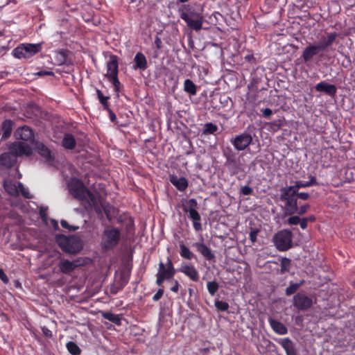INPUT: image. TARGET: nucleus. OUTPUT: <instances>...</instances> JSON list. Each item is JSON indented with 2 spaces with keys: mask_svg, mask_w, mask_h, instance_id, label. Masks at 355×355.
I'll return each mask as SVG.
<instances>
[{
  "mask_svg": "<svg viewBox=\"0 0 355 355\" xmlns=\"http://www.w3.org/2000/svg\"><path fill=\"white\" fill-rule=\"evenodd\" d=\"M38 153L39 155L45 157L46 159H51L52 156L51 155L50 150L44 145L40 144L38 146Z\"/></svg>",
  "mask_w": 355,
  "mask_h": 355,
  "instance_id": "41",
  "label": "nucleus"
},
{
  "mask_svg": "<svg viewBox=\"0 0 355 355\" xmlns=\"http://www.w3.org/2000/svg\"><path fill=\"white\" fill-rule=\"evenodd\" d=\"M67 349L69 351V354L72 355L80 354V349L78 347V345L73 341H69V343H67Z\"/></svg>",
  "mask_w": 355,
  "mask_h": 355,
  "instance_id": "39",
  "label": "nucleus"
},
{
  "mask_svg": "<svg viewBox=\"0 0 355 355\" xmlns=\"http://www.w3.org/2000/svg\"><path fill=\"white\" fill-rule=\"evenodd\" d=\"M107 79H108L109 82L112 83L113 87H114V92L116 93V95H118L122 88L121 83H120L118 78H110Z\"/></svg>",
  "mask_w": 355,
  "mask_h": 355,
  "instance_id": "43",
  "label": "nucleus"
},
{
  "mask_svg": "<svg viewBox=\"0 0 355 355\" xmlns=\"http://www.w3.org/2000/svg\"><path fill=\"white\" fill-rule=\"evenodd\" d=\"M328 51V49L309 44L302 51V58L304 62H308L313 60L315 56L318 55H321L322 53Z\"/></svg>",
  "mask_w": 355,
  "mask_h": 355,
  "instance_id": "16",
  "label": "nucleus"
},
{
  "mask_svg": "<svg viewBox=\"0 0 355 355\" xmlns=\"http://www.w3.org/2000/svg\"><path fill=\"white\" fill-rule=\"evenodd\" d=\"M302 220H306L308 223H314L315 221V216H309V217H304Z\"/></svg>",
  "mask_w": 355,
  "mask_h": 355,
  "instance_id": "62",
  "label": "nucleus"
},
{
  "mask_svg": "<svg viewBox=\"0 0 355 355\" xmlns=\"http://www.w3.org/2000/svg\"><path fill=\"white\" fill-rule=\"evenodd\" d=\"M0 280L6 284L9 282L6 273H5L4 270H3L1 268H0Z\"/></svg>",
  "mask_w": 355,
  "mask_h": 355,
  "instance_id": "54",
  "label": "nucleus"
},
{
  "mask_svg": "<svg viewBox=\"0 0 355 355\" xmlns=\"http://www.w3.org/2000/svg\"><path fill=\"white\" fill-rule=\"evenodd\" d=\"M17 184H19V193H21L22 197L26 199H31L33 196L29 193L28 189L26 188L21 182H17Z\"/></svg>",
  "mask_w": 355,
  "mask_h": 355,
  "instance_id": "45",
  "label": "nucleus"
},
{
  "mask_svg": "<svg viewBox=\"0 0 355 355\" xmlns=\"http://www.w3.org/2000/svg\"><path fill=\"white\" fill-rule=\"evenodd\" d=\"M293 306L297 311H306L313 306V300L304 293H297L293 295Z\"/></svg>",
  "mask_w": 355,
  "mask_h": 355,
  "instance_id": "11",
  "label": "nucleus"
},
{
  "mask_svg": "<svg viewBox=\"0 0 355 355\" xmlns=\"http://www.w3.org/2000/svg\"><path fill=\"white\" fill-rule=\"evenodd\" d=\"M304 283V281L302 280L299 283H291L288 286H287L286 289V296H290L294 293H295L297 290L301 287Z\"/></svg>",
  "mask_w": 355,
  "mask_h": 355,
  "instance_id": "37",
  "label": "nucleus"
},
{
  "mask_svg": "<svg viewBox=\"0 0 355 355\" xmlns=\"http://www.w3.org/2000/svg\"><path fill=\"white\" fill-rule=\"evenodd\" d=\"M59 57H60V60H59V65H62L66 62V53L63 51H60L58 53Z\"/></svg>",
  "mask_w": 355,
  "mask_h": 355,
  "instance_id": "53",
  "label": "nucleus"
},
{
  "mask_svg": "<svg viewBox=\"0 0 355 355\" xmlns=\"http://www.w3.org/2000/svg\"><path fill=\"white\" fill-rule=\"evenodd\" d=\"M102 317L116 325H119L120 322L121 321V318L119 315L114 314L109 311L102 313Z\"/></svg>",
  "mask_w": 355,
  "mask_h": 355,
  "instance_id": "35",
  "label": "nucleus"
},
{
  "mask_svg": "<svg viewBox=\"0 0 355 355\" xmlns=\"http://www.w3.org/2000/svg\"><path fill=\"white\" fill-rule=\"evenodd\" d=\"M218 130V127L216 125L211 123V122H208L207 123L205 124V125H204V130H202V134L205 135H214L215 134V132H216Z\"/></svg>",
  "mask_w": 355,
  "mask_h": 355,
  "instance_id": "38",
  "label": "nucleus"
},
{
  "mask_svg": "<svg viewBox=\"0 0 355 355\" xmlns=\"http://www.w3.org/2000/svg\"><path fill=\"white\" fill-rule=\"evenodd\" d=\"M180 255L182 259L191 260L196 258V255L183 243L180 244Z\"/></svg>",
  "mask_w": 355,
  "mask_h": 355,
  "instance_id": "33",
  "label": "nucleus"
},
{
  "mask_svg": "<svg viewBox=\"0 0 355 355\" xmlns=\"http://www.w3.org/2000/svg\"><path fill=\"white\" fill-rule=\"evenodd\" d=\"M180 272L184 274L194 282H198V270L191 265H184L180 269Z\"/></svg>",
  "mask_w": 355,
  "mask_h": 355,
  "instance_id": "25",
  "label": "nucleus"
},
{
  "mask_svg": "<svg viewBox=\"0 0 355 355\" xmlns=\"http://www.w3.org/2000/svg\"><path fill=\"white\" fill-rule=\"evenodd\" d=\"M56 241L59 248L66 253L76 254L83 249V242L77 236L58 235Z\"/></svg>",
  "mask_w": 355,
  "mask_h": 355,
  "instance_id": "3",
  "label": "nucleus"
},
{
  "mask_svg": "<svg viewBox=\"0 0 355 355\" xmlns=\"http://www.w3.org/2000/svg\"><path fill=\"white\" fill-rule=\"evenodd\" d=\"M178 289H179L178 281L174 280V285L171 286V291L173 293H177V292H178Z\"/></svg>",
  "mask_w": 355,
  "mask_h": 355,
  "instance_id": "59",
  "label": "nucleus"
},
{
  "mask_svg": "<svg viewBox=\"0 0 355 355\" xmlns=\"http://www.w3.org/2000/svg\"><path fill=\"white\" fill-rule=\"evenodd\" d=\"M214 305H215V308H216L217 311H221V312L227 311L229 308L228 303L221 301V300H215Z\"/></svg>",
  "mask_w": 355,
  "mask_h": 355,
  "instance_id": "44",
  "label": "nucleus"
},
{
  "mask_svg": "<svg viewBox=\"0 0 355 355\" xmlns=\"http://www.w3.org/2000/svg\"><path fill=\"white\" fill-rule=\"evenodd\" d=\"M9 150L10 151L8 153L18 157L29 156L33 153L31 146L24 141H14L11 143Z\"/></svg>",
  "mask_w": 355,
  "mask_h": 355,
  "instance_id": "13",
  "label": "nucleus"
},
{
  "mask_svg": "<svg viewBox=\"0 0 355 355\" xmlns=\"http://www.w3.org/2000/svg\"><path fill=\"white\" fill-rule=\"evenodd\" d=\"M306 182L310 183L312 185H318L317 180L313 175L309 176V181H307Z\"/></svg>",
  "mask_w": 355,
  "mask_h": 355,
  "instance_id": "61",
  "label": "nucleus"
},
{
  "mask_svg": "<svg viewBox=\"0 0 355 355\" xmlns=\"http://www.w3.org/2000/svg\"><path fill=\"white\" fill-rule=\"evenodd\" d=\"M223 156L225 157V166L230 171V175H234L241 171V163L239 157L232 151V149H227L223 151Z\"/></svg>",
  "mask_w": 355,
  "mask_h": 355,
  "instance_id": "7",
  "label": "nucleus"
},
{
  "mask_svg": "<svg viewBox=\"0 0 355 355\" xmlns=\"http://www.w3.org/2000/svg\"><path fill=\"white\" fill-rule=\"evenodd\" d=\"M109 114V119H110V121L112 122H115L116 120H117V117L116 116L115 114L112 111L110 108H108V110H104Z\"/></svg>",
  "mask_w": 355,
  "mask_h": 355,
  "instance_id": "56",
  "label": "nucleus"
},
{
  "mask_svg": "<svg viewBox=\"0 0 355 355\" xmlns=\"http://www.w3.org/2000/svg\"><path fill=\"white\" fill-rule=\"evenodd\" d=\"M164 294V289L159 288L158 291H157V293L154 294L153 297H152V300H153L154 302H157L161 297L163 296Z\"/></svg>",
  "mask_w": 355,
  "mask_h": 355,
  "instance_id": "51",
  "label": "nucleus"
},
{
  "mask_svg": "<svg viewBox=\"0 0 355 355\" xmlns=\"http://www.w3.org/2000/svg\"><path fill=\"white\" fill-rule=\"evenodd\" d=\"M176 270H175L171 259L167 257L166 263L159 262L158 272L156 273V284L162 286L166 280H170L174 277Z\"/></svg>",
  "mask_w": 355,
  "mask_h": 355,
  "instance_id": "5",
  "label": "nucleus"
},
{
  "mask_svg": "<svg viewBox=\"0 0 355 355\" xmlns=\"http://www.w3.org/2000/svg\"><path fill=\"white\" fill-rule=\"evenodd\" d=\"M107 73L105 76L107 78H118V60L117 56H110V60L107 62L106 65Z\"/></svg>",
  "mask_w": 355,
  "mask_h": 355,
  "instance_id": "20",
  "label": "nucleus"
},
{
  "mask_svg": "<svg viewBox=\"0 0 355 355\" xmlns=\"http://www.w3.org/2000/svg\"><path fill=\"white\" fill-rule=\"evenodd\" d=\"M198 202L195 198L189 199L187 201V205L184 206L182 209L184 212H189V218L193 221V227L196 231H202V224L200 223V214L196 211V208Z\"/></svg>",
  "mask_w": 355,
  "mask_h": 355,
  "instance_id": "8",
  "label": "nucleus"
},
{
  "mask_svg": "<svg viewBox=\"0 0 355 355\" xmlns=\"http://www.w3.org/2000/svg\"><path fill=\"white\" fill-rule=\"evenodd\" d=\"M76 146V141L74 137L71 134L64 135L62 139V147L67 150H73Z\"/></svg>",
  "mask_w": 355,
  "mask_h": 355,
  "instance_id": "32",
  "label": "nucleus"
},
{
  "mask_svg": "<svg viewBox=\"0 0 355 355\" xmlns=\"http://www.w3.org/2000/svg\"><path fill=\"white\" fill-rule=\"evenodd\" d=\"M245 60L252 64L256 63V58L253 56L252 53L247 54V55L245 56Z\"/></svg>",
  "mask_w": 355,
  "mask_h": 355,
  "instance_id": "55",
  "label": "nucleus"
},
{
  "mask_svg": "<svg viewBox=\"0 0 355 355\" xmlns=\"http://www.w3.org/2000/svg\"><path fill=\"white\" fill-rule=\"evenodd\" d=\"M184 91L191 96L196 94V86L190 79H186L184 82Z\"/></svg>",
  "mask_w": 355,
  "mask_h": 355,
  "instance_id": "34",
  "label": "nucleus"
},
{
  "mask_svg": "<svg viewBox=\"0 0 355 355\" xmlns=\"http://www.w3.org/2000/svg\"><path fill=\"white\" fill-rule=\"evenodd\" d=\"M60 225L64 229L68 230L69 232H75L78 230V226L70 225L66 220H62L60 221Z\"/></svg>",
  "mask_w": 355,
  "mask_h": 355,
  "instance_id": "47",
  "label": "nucleus"
},
{
  "mask_svg": "<svg viewBox=\"0 0 355 355\" xmlns=\"http://www.w3.org/2000/svg\"><path fill=\"white\" fill-rule=\"evenodd\" d=\"M308 223L309 222H306L305 220H302V222L299 223L300 227H301L302 230L306 229Z\"/></svg>",
  "mask_w": 355,
  "mask_h": 355,
  "instance_id": "63",
  "label": "nucleus"
},
{
  "mask_svg": "<svg viewBox=\"0 0 355 355\" xmlns=\"http://www.w3.org/2000/svg\"><path fill=\"white\" fill-rule=\"evenodd\" d=\"M37 74H38L39 76H54V72H53L51 71L42 70V71H39V72L37 73Z\"/></svg>",
  "mask_w": 355,
  "mask_h": 355,
  "instance_id": "58",
  "label": "nucleus"
},
{
  "mask_svg": "<svg viewBox=\"0 0 355 355\" xmlns=\"http://www.w3.org/2000/svg\"><path fill=\"white\" fill-rule=\"evenodd\" d=\"M315 90L318 92H323L325 94L334 97L337 92L336 87L333 84H329L326 81H320L315 85Z\"/></svg>",
  "mask_w": 355,
  "mask_h": 355,
  "instance_id": "19",
  "label": "nucleus"
},
{
  "mask_svg": "<svg viewBox=\"0 0 355 355\" xmlns=\"http://www.w3.org/2000/svg\"><path fill=\"white\" fill-rule=\"evenodd\" d=\"M277 343L282 345L284 351H286V355H297L295 347H294L293 341L288 338H279L277 340Z\"/></svg>",
  "mask_w": 355,
  "mask_h": 355,
  "instance_id": "23",
  "label": "nucleus"
},
{
  "mask_svg": "<svg viewBox=\"0 0 355 355\" xmlns=\"http://www.w3.org/2000/svg\"><path fill=\"white\" fill-rule=\"evenodd\" d=\"M121 232L119 229L112 226H107L102 232L101 243L100 246L104 251H109L114 249L120 241Z\"/></svg>",
  "mask_w": 355,
  "mask_h": 355,
  "instance_id": "2",
  "label": "nucleus"
},
{
  "mask_svg": "<svg viewBox=\"0 0 355 355\" xmlns=\"http://www.w3.org/2000/svg\"><path fill=\"white\" fill-rule=\"evenodd\" d=\"M193 247L196 248L198 252L202 254V257L205 258L206 261L215 262V255L211 248L207 246L206 244L197 242L193 243Z\"/></svg>",
  "mask_w": 355,
  "mask_h": 355,
  "instance_id": "17",
  "label": "nucleus"
},
{
  "mask_svg": "<svg viewBox=\"0 0 355 355\" xmlns=\"http://www.w3.org/2000/svg\"><path fill=\"white\" fill-rule=\"evenodd\" d=\"M98 206L100 207V213H98L96 211L94 210V211L97 214L98 218H99V219H103V214H105L107 219H108V221H111V211L113 209V207L110 206L109 204H103L100 202V200H98Z\"/></svg>",
  "mask_w": 355,
  "mask_h": 355,
  "instance_id": "27",
  "label": "nucleus"
},
{
  "mask_svg": "<svg viewBox=\"0 0 355 355\" xmlns=\"http://www.w3.org/2000/svg\"><path fill=\"white\" fill-rule=\"evenodd\" d=\"M291 217L288 218L286 220V223L288 225H296L299 223L302 222V218H300L298 216H289Z\"/></svg>",
  "mask_w": 355,
  "mask_h": 355,
  "instance_id": "46",
  "label": "nucleus"
},
{
  "mask_svg": "<svg viewBox=\"0 0 355 355\" xmlns=\"http://www.w3.org/2000/svg\"><path fill=\"white\" fill-rule=\"evenodd\" d=\"M81 266L80 260L75 259L69 261L65 259H61L57 263V268L60 273L69 275L76 268Z\"/></svg>",
  "mask_w": 355,
  "mask_h": 355,
  "instance_id": "15",
  "label": "nucleus"
},
{
  "mask_svg": "<svg viewBox=\"0 0 355 355\" xmlns=\"http://www.w3.org/2000/svg\"><path fill=\"white\" fill-rule=\"evenodd\" d=\"M263 117L265 119H269V117L272 115V110L269 108H265L262 110Z\"/></svg>",
  "mask_w": 355,
  "mask_h": 355,
  "instance_id": "57",
  "label": "nucleus"
},
{
  "mask_svg": "<svg viewBox=\"0 0 355 355\" xmlns=\"http://www.w3.org/2000/svg\"><path fill=\"white\" fill-rule=\"evenodd\" d=\"M241 194L244 196H250L252 194V189L250 186L241 187Z\"/></svg>",
  "mask_w": 355,
  "mask_h": 355,
  "instance_id": "50",
  "label": "nucleus"
},
{
  "mask_svg": "<svg viewBox=\"0 0 355 355\" xmlns=\"http://www.w3.org/2000/svg\"><path fill=\"white\" fill-rule=\"evenodd\" d=\"M259 233V230L257 229H252L251 232H250L249 239L251 241L252 243L254 244L257 241V236Z\"/></svg>",
  "mask_w": 355,
  "mask_h": 355,
  "instance_id": "48",
  "label": "nucleus"
},
{
  "mask_svg": "<svg viewBox=\"0 0 355 355\" xmlns=\"http://www.w3.org/2000/svg\"><path fill=\"white\" fill-rule=\"evenodd\" d=\"M191 8V7L188 4L182 6L180 18L186 22L187 27L195 31H200L202 25V17L198 15L197 19H193L191 16L188 14Z\"/></svg>",
  "mask_w": 355,
  "mask_h": 355,
  "instance_id": "10",
  "label": "nucleus"
},
{
  "mask_svg": "<svg viewBox=\"0 0 355 355\" xmlns=\"http://www.w3.org/2000/svg\"><path fill=\"white\" fill-rule=\"evenodd\" d=\"M134 69L144 71L148 68V61L143 53L139 52L136 53L134 58Z\"/></svg>",
  "mask_w": 355,
  "mask_h": 355,
  "instance_id": "24",
  "label": "nucleus"
},
{
  "mask_svg": "<svg viewBox=\"0 0 355 355\" xmlns=\"http://www.w3.org/2000/svg\"><path fill=\"white\" fill-rule=\"evenodd\" d=\"M230 142L237 151H243L252 144V137L250 133H241L236 135Z\"/></svg>",
  "mask_w": 355,
  "mask_h": 355,
  "instance_id": "14",
  "label": "nucleus"
},
{
  "mask_svg": "<svg viewBox=\"0 0 355 355\" xmlns=\"http://www.w3.org/2000/svg\"><path fill=\"white\" fill-rule=\"evenodd\" d=\"M207 289H208L209 294L211 296H214L218 289H219V285L215 281L209 282L207 283Z\"/></svg>",
  "mask_w": 355,
  "mask_h": 355,
  "instance_id": "42",
  "label": "nucleus"
},
{
  "mask_svg": "<svg viewBox=\"0 0 355 355\" xmlns=\"http://www.w3.org/2000/svg\"><path fill=\"white\" fill-rule=\"evenodd\" d=\"M4 189L7 194L12 196H18V184L12 182L11 180L6 181L3 184Z\"/></svg>",
  "mask_w": 355,
  "mask_h": 355,
  "instance_id": "31",
  "label": "nucleus"
},
{
  "mask_svg": "<svg viewBox=\"0 0 355 355\" xmlns=\"http://www.w3.org/2000/svg\"><path fill=\"white\" fill-rule=\"evenodd\" d=\"M154 44H155L157 49H160L162 48V41L159 37H156L155 41H154Z\"/></svg>",
  "mask_w": 355,
  "mask_h": 355,
  "instance_id": "60",
  "label": "nucleus"
},
{
  "mask_svg": "<svg viewBox=\"0 0 355 355\" xmlns=\"http://www.w3.org/2000/svg\"><path fill=\"white\" fill-rule=\"evenodd\" d=\"M15 137L17 139H22L24 141H31L33 139V130L28 125L19 128L17 132H15Z\"/></svg>",
  "mask_w": 355,
  "mask_h": 355,
  "instance_id": "22",
  "label": "nucleus"
},
{
  "mask_svg": "<svg viewBox=\"0 0 355 355\" xmlns=\"http://www.w3.org/2000/svg\"><path fill=\"white\" fill-rule=\"evenodd\" d=\"M69 193L72 197L82 202L85 210L91 212L95 210L100 214V207L98 205V200L101 198V196L98 193V197L89 190L83 182L78 179H73L69 184Z\"/></svg>",
  "mask_w": 355,
  "mask_h": 355,
  "instance_id": "1",
  "label": "nucleus"
},
{
  "mask_svg": "<svg viewBox=\"0 0 355 355\" xmlns=\"http://www.w3.org/2000/svg\"><path fill=\"white\" fill-rule=\"evenodd\" d=\"M17 155H15L10 153H3L0 155V166H3L7 169H10L15 165L16 158Z\"/></svg>",
  "mask_w": 355,
  "mask_h": 355,
  "instance_id": "21",
  "label": "nucleus"
},
{
  "mask_svg": "<svg viewBox=\"0 0 355 355\" xmlns=\"http://www.w3.org/2000/svg\"><path fill=\"white\" fill-rule=\"evenodd\" d=\"M286 191H280L279 200L283 203H287V206L292 207H295V203H297V199H301L302 200H307L309 199V194L306 192H299L298 191H295V192H288V194L286 193Z\"/></svg>",
  "mask_w": 355,
  "mask_h": 355,
  "instance_id": "9",
  "label": "nucleus"
},
{
  "mask_svg": "<svg viewBox=\"0 0 355 355\" xmlns=\"http://www.w3.org/2000/svg\"><path fill=\"white\" fill-rule=\"evenodd\" d=\"M41 50L42 43H21L13 49L11 54H12L13 57L19 60H29L39 53Z\"/></svg>",
  "mask_w": 355,
  "mask_h": 355,
  "instance_id": "4",
  "label": "nucleus"
},
{
  "mask_svg": "<svg viewBox=\"0 0 355 355\" xmlns=\"http://www.w3.org/2000/svg\"><path fill=\"white\" fill-rule=\"evenodd\" d=\"M291 264V260L287 259L286 257L282 258V261H280V272H282V274H284L288 272Z\"/></svg>",
  "mask_w": 355,
  "mask_h": 355,
  "instance_id": "40",
  "label": "nucleus"
},
{
  "mask_svg": "<svg viewBox=\"0 0 355 355\" xmlns=\"http://www.w3.org/2000/svg\"><path fill=\"white\" fill-rule=\"evenodd\" d=\"M96 94H97L98 100H99L100 104L103 106L104 110H107L109 107V99L110 97L103 94L102 92L99 89H96Z\"/></svg>",
  "mask_w": 355,
  "mask_h": 355,
  "instance_id": "36",
  "label": "nucleus"
},
{
  "mask_svg": "<svg viewBox=\"0 0 355 355\" xmlns=\"http://www.w3.org/2000/svg\"><path fill=\"white\" fill-rule=\"evenodd\" d=\"M13 128V121L11 119H6L1 124V141L7 140L11 135L12 128Z\"/></svg>",
  "mask_w": 355,
  "mask_h": 355,
  "instance_id": "29",
  "label": "nucleus"
},
{
  "mask_svg": "<svg viewBox=\"0 0 355 355\" xmlns=\"http://www.w3.org/2000/svg\"><path fill=\"white\" fill-rule=\"evenodd\" d=\"M171 182L172 185L175 187L180 191H184L187 188V180L185 178H178L175 176L171 177Z\"/></svg>",
  "mask_w": 355,
  "mask_h": 355,
  "instance_id": "30",
  "label": "nucleus"
},
{
  "mask_svg": "<svg viewBox=\"0 0 355 355\" xmlns=\"http://www.w3.org/2000/svg\"><path fill=\"white\" fill-rule=\"evenodd\" d=\"M282 126V121L280 119L273 121V122L271 123V129L273 131H277L278 129H279Z\"/></svg>",
  "mask_w": 355,
  "mask_h": 355,
  "instance_id": "49",
  "label": "nucleus"
},
{
  "mask_svg": "<svg viewBox=\"0 0 355 355\" xmlns=\"http://www.w3.org/2000/svg\"><path fill=\"white\" fill-rule=\"evenodd\" d=\"M42 334H43L44 336L51 338H52V331L49 330L46 327H41Z\"/></svg>",
  "mask_w": 355,
  "mask_h": 355,
  "instance_id": "52",
  "label": "nucleus"
},
{
  "mask_svg": "<svg viewBox=\"0 0 355 355\" xmlns=\"http://www.w3.org/2000/svg\"><path fill=\"white\" fill-rule=\"evenodd\" d=\"M178 1H180V2L182 3H184L187 2L189 0H178Z\"/></svg>",
  "mask_w": 355,
  "mask_h": 355,
  "instance_id": "64",
  "label": "nucleus"
},
{
  "mask_svg": "<svg viewBox=\"0 0 355 355\" xmlns=\"http://www.w3.org/2000/svg\"><path fill=\"white\" fill-rule=\"evenodd\" d=\"M274 244L279 251H287L292 245V233L290 230L279 231L273 237Z\"/></svg>",
  "mask_w": 355,
  "mask_h": 355,
  "instance_id": "6",
  "label": "nucleus"
},
{
  "mask_svg": "<svg viewBox=\"0 0 355 355\" xmlns=\"http://www.w3.org/2000/svg\"><path fill=\"white\" fill-rule=\"evenodd\" d=\"M268 321L272 330L275 333L278 335H285L287 334V328L283 323L272 318H269Z\"/></svg>",
  "mask_w": 355,
  "mask_h": 355,
  "instance_id": "26",
  "label": "nucleus"
},
{
  "mask_svg": "<svg viewBox=\"0 0 355 355\" xmlns=\"http://www.w3.org/2000/svg\"><path fill=\"white\" fill-rule=\"evenodd\" d=\"M337 37V32H327L325 31L322 35L317 37L318 42L316 44H310V45L329 50L331 46L336 42Z\"/></svg>",
  "mask_w": 355,
  "mask_h": 355,
  "instance_id": "12",
  "label": "nucleus"
},
{
  "mask_svg": "<svg viewBox=\"0 0 355 355\" xmlns=\"http://www.w3.org/2000/svg\"><path fill=\"white\" fill-rule=\"evenodd\" d=\"M311 186H313V184H311L307 182L299 180L295 182V184L293 186H286L284 187H282L280 191H286V193L288 194V192L294 193L295 191H299L301 188H306Z\"/></svg>",
  "mask_w": 355,
  "mask_h": 355,
  "instance_id": "28",
  "label": "nucleus"
},
{
  "mask_svg": "<svg viewBox=\"0 0 355 355\" xmlns=\"http://www.w3.org/2000/svg\"><path fill=\"white\" fill-rule=\"evenodd\" d=\"M284 215L293 216L295 214L302 216L306 213L309 209V205L304 204L302 205L297 206V202H295V207H290L287 205V202H284Z\"/></svg>",
  "mask_w": 355,
  "mask_h": 355,
  "instance_id": "18",
  "label": "nucleus"
}]
</instances>
